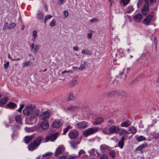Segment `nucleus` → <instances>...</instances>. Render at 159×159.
Listing matches in <instances>:
<instances>
[{"label": "nucleus", "instance_id": "52", "mask_svg": "<svg viewBox=\"0 0 159 159\" xmlns=\"http://www.w3.org/2000/svg\"><path fill=\"white\" fill-rule=\"evenodd\" d=\"M143 0H139L137 3V5L138 7H139L143 3Z\"/></svg>", "mask_w": 159, "mask_h": 159}, {"label": "nucleus", "instance_id": "8", "mask_svg": "<svg viewBox=\"0 0 159 159\" xmlns=\"http://www.w3.org/2000/svg\"><path fill=\"white\" fill-rule=\"evenodd\" d=\"M123 92L122 90H115L109 92L107 94V96L109 98H111L114 96H117L122 94Z\"/></svg>", "mask_w": 159, "mask_h": 159}, {"label": "nucleus", "instance_id": "47", "mask_svg": "<svg viewBox=\"0 0 159 159\" xmlns=\"http://www.w3.org/2000/svg\"><path fill=\"white\" fill-rule=\"evenodd\" d=\"M121 2L123 3V5L127 4L129 2V0H121Z\"/></svg>", "mask_w": 159, "mask_h": 159}, {"label": "nucleus", "instance_id": "55", "mask_svg": "<svg viewBox=\"0 0 159 159\" xmlns=\"http://www.w3.org/2000/svg\"><path fill=\"white\" fill-rule=\"evenodd\" d=\"M24 107V104H21L20 105V107L19 108L18 110V111L19 112H21L22 109Z\"/></svg>", "mask_w": 159, "mask_h": 159}, {"label": "nucleus", "instance_id": "12", "mask_svg": "<svg viewBox=\"0 0 159 159\" xmlns=\"http://www.w3.org/2000/svg\"><path fill=\"white\" fill-rule=\"evenodd\" d=\"M65 151V148L62 146H59L56 149L54 156L56 157H58L59 155H61Z\"/></svg>", "mask_w": 159, "mask_h": 159}, {"label": "nucleus", "instance_id": "33", "mask_svg": "<svg viewBox=\"0 0 159 159\" xmlns=\"http://www.w3.org/2000/svg\"><path fill=\"white\" fill-rule=\"evenodd\" d=\"M102 131L103 133L106 135H110V132L109 131L108 129L106 127L103 128L102 129Z\"/></svg>", "mask_w": 159, "mask_h": 159}, {"label": "nucleus", "instance_id": "20", "mask_svg": "<svg viewBox=\"0 0 159 159\" xmlns=\"http://www.w3.org/2000/svg\"><path fill=\"white\" fill-rule=\"evenodd\" d=\"M133 18L134 21L136 22L140 21L143 18L142 15L140 14H138L135 16Z\"/></svg>", "mask_w": 159, "mask_h": 159}, {"label": "nucleus", "instance_id": "4", "mask_svg": "<svg viewBox=\"0 0 159 159\" xmlns=\"http://www.w3.org/2000/svg\"><path fill=\"white\" fill-rule=\"evenodd\" d=\"M98 130L96 127H92L88 128L83 132V134L85 137L92 134Z\"/></svg>", "mask_w": 159, "mask_h": 159}, {"label": "nucleus", "instance_id": "30", "mask_svg": "<svg viewBox=\"0 0 159 159\" xmlns=\"http://www.w3.org/2000/svg\"><path fill=\"white\" fill-rule=\"evenodd\" d=\"M7 106L8 108L10 109H12L16 107V106L17 105L15 103L13 102H10L7 103Z\"/></svg>", "mask_w": 159, "mask_h": 159}, {"label": "nucleus", "instance_id": "31", "mask_svg": "<svg viewBox=\"0 0 159 159\" xmlns=\"http://www.w3.org/2000/svg\"><path fill=\"white\" fill-rule=\"evenodd\" d=\"M147 146L146 144H143L138 147L135 149L136 151H142V149Z\"/></svg>", "mask_w": 159, "mask_h": 159}, {"label": "nucleus", "instance_id": "25", "mask_svg": "<svg viewBox=\"0 0 159 159\" xmlns=\"http://www.w3.org/2000/svg\"><path fill=\"white\" fill-rule=\"evenodd\" d=\"M44 16L42 12L39 11L36 15V17L37 19L42 20L43 19Z\"/></svg>", "mask_w": 159, "mask_h": 159}, {"label": "nucleus", "instance_id": "35", "mask_svg": "<svg viewBox=\"0 0 159 159\" xmlns=\"http://www.w3.org/2000/svg\"><path fill=\"white\" fill-rule=\"evenodd\" d=\"M87 63L86 62H84L83 64H81L80 66L79 67V70H83L85 69L86 66V65Z\"/></svg>", "mask_w": 159, "mask_h": 159}, {"label": "nucleus", "instance_id": "15", "mask_svg": "<svg viewBox=\"0 0 159 159\" xmlns=\"http://www.w3.org/2000/svg\"><path fill=\"white\" fill-rule=\"evenodd\" d=\"M100 149L102 153H105L111 150V148L105 144L100 145Z\"/></svg>", "mask_w": 159, "mask_h": 159}, {"label": "nucleus", "instance_id": "2", "mask_svg": "<svg viewBox=\"0 0 159 159\" xmlns=\"http://www.w3.org/2000/svg\"><path fill=\"white\" fill-rule=\"evenodd\" d=\"M155 13L152 11L147 16L143 21V23L146 25H149L151 21H153L156 18L154 15Z\"/></svg>", "mask_w": 159, "mask_h": 159}, {"label": "nucleus", "instance_id": "29", "mask_svg": "<svg viewBox=\"0 0 159 159\" xmlns=\"http://www.w3.org/2000/svg\"><path fill=\"white\" fill-rule=\"evenodd\" d=\"M128 132L129 134L135 133L136 132V130L135 127L132 126L130 127L128 129Z\"/></svg>", "mask_w": 159, "mask_h": 159}, {"label": "nucleus", "instance_id": "60", "mask_svg": "<svg viewBox=\"0 0 159 159\" xmlns=\"http://www.w3.org/2000/svg\"><path fill=\"white\" fill-rule=\"evenodd\" d=\"M58 159H67L66 158V156H62L60 157Z\"/></svg>", "mask_w": 159, "mask_h": 159}, {"label": "nucleus", "instance_id": "23", "mask_svg": "<svg viewBox=\"0 0 159 159\" xmlns=\"http://www.w3.org/2000/svg\"><path fill=\"white\" fill-rule=\"evenodd\" d=\"M79 108L77 106L70 105L67 107L66 110L70 111H77Z\"/></svg>", "mask_w": 159, "mask_h": 159}, {"label": "nucleus", "instance_id": "22", "mask_svg": "<svg viewBox=\"0 0 159 159\" xmlns=\"http://www.w3.org/2000/svg\"><path fill=\"white\" fill-rule=\"evenodd\" d=\"M30 47L31 50L33 49V52L35 54L37 53L39 48V46L38 45H36L34 46V44L32 43Z\"/></svg>", "mask_w": 159, "mask_h": 159}, {"label": "nucleus", "instance_id": "18", "mask_svg": "<svg viewBox=\"0 0 159 159\" xmlns=\"http://www.w3.org/2000/svg\"><path fill=\"white\" fill-rule=\"evenodd\" d=\"M41 123V127L42 129H46L48 127L49 125L48 123L47 120H43Z\"/></svg>", "mask_w": 159, "mask_h": 159}, {"label": "nucleus", "instance_id": "61", "mask_svg": "<svg viewBox=\"0 0 159 159\" xmlns=\"http://www.w3.org/2000/svg\"><path fill=\"white\" fill-rule=\"evenodd\" d=\"M59 2H57V3L59 5H61L64 2V0H58Z\"/></svg>", "mask_w": 159, "mask_h": 159}, {"label": "nucleus", "instance_id": "16", "mask_svg": "<svg viewBox=\"0 0 159 159\" xmlns=\"http://www.w3.org/2000/svg\"><path fill=\"white\" fill-rule=\"evenodd\" d=\"M88 126L87 123L84 121L78 122L76 125V127L78 129H85Z\"/></svg>", "mask_w": 159, "mask_h": 159}, {"label": "nucleus", "instance_id": "34", "mask_svg": "<svg viewBox=\"0 0 159 159\" xmlns=\"http://www.w3.org/2000/svg\"><path fill=\"white\" fill-rule=\"evenodd\" d=\"M136 139L139 142L145 140L146 138L143 136H140L136 138Z\"/></svg>", "mask_w": 159, "mask_h": 159}, {"label": "nucleus", "instance_id": "41", "mask_svg": "<svg viewBox=\"0 0 159 159\" xmlns=\"http://www.w3.org/2000/svg\"><path fill=\"white\" fill-rule=\"evenodd\" d=\"M9 24L7 22H5L4 25L3 27V29L4 30H5L6 29H8L9 28Z\"/></svg>", "mask_w": 159, "mask_h": 159}, {"label": "nucleus", "instance_id": "56", "mask_svg": "<svg viewBox=\"0 0 159 159\" xmlns=\"http://www.w3.org/2000/svg\"><path fill=\"white\" fill-rule=\"evenodd\" d=\"M91 22L94 23L98 21V20L96 18H93L92 20H91Z\"/></svg>", "mask_w": 159, "mask_h": 159}, {"label": "nucleus", "instance_id": "36", "mask_svg": "<svg viewBox=\"0 0 159 159\" xmlns=\"http://www.w3.org/2000/svg\"><path fill=\"white\" fill-rule=\"evenodd\" d=\"M82 53L84 54H92V53L89 50L87 49H83L82 51Z\"/></svg>", "mask_w": 159, "mask_h": 159}, {"label": "nucleus", "instance_id": "51", "mask_svg": "<svg viewBox=\"0 0 159 159\" xmlns=\"http://www.w3.org/2000/svg\"><path fill=\"white\" fill-rule=\"evenodd\" d=\"M30 65V61H29L27 62H25L24 63L23 67H27L29 66Z\"/></svg>", "mask_w": 159, "mask_h": 159}, {"label": "nucleus", "instance_id": "57", "mask_svg": "<svg viewBox=\"0 0 159 159\" xmlns=\"http://www.w3.org/2000/svg\"><path fill=\"white\" fill-rule=\"evenodd\" d=\"M63 13L65 17H66L68 16V12L66 11H65L63 12Z\"/></svg>", "mask_w": 159, "mask_h": 159}, {"label": "nucleus", "instance_id": "14", "mask_svg": "<svg viewBox=\"0 0 159 159\" xmlns=\"http://www.w3.org/2000/svg\"><path fill=\"white\" fill-rule=\"evenodd\" d=\"M127 72V70H126L125 72V70L124 69H123L120 71L119 74L117 77L120 78L122 80H124L126 77Z\"/></svg>", "mask_w": 159, "mask_h": 159}, {"label": "nucleus", "instance_id": "3", "mask_svg": "<svg viewBox=\"0 0 159 159\" xmlns=\"http://www.w3.org/2000/svg\"><path fill=\"white\" fill-rule=\"evenodd\" d=\"M35 107V106L34 105L25 106L23 111L24 114L25 116L29 115L34 111V109Z\"/></svg>", "mask_w": 159, "mask_h": 159}, {"label": "nucleus", "instance_id": "43", "mask_svg": "<svg viewBox=\"0 0 159 159\" xmlns=\"http://www.w3.org/2000/svg\"><path fill=\"white\" fill-rule=\"evenodd\" d=\"M25 129L27 132H32L34 131V129L32 128L26 127Z\"/></svg>", "mask_w": 159, "mask_h": 159}, {"label": "nucleus", "instance_id": "32", "mask_svg": "<svg viewBox=\"0 0 159 159\" xmlns=\"http://www.w3.org/2000/svg\"><path fill=\"white\" fill-rule=\"evenodd\" d=\"M8 98L7 97H6L3 98L2 99L0 100V104L4 105L8 101Z\"/></svg>", "mask_w": 159, "mask_h": 159}, {"label": "nucleus", "instance_id": "17", "mask_svg": "<svg viewBox=\"0 0 159 159\" xmlns=\"http://www.w3.org/2000/svg\"><path fill=\"white\" fill-rule=\"evenodd\" d=\"M42 115L40 116V119L42 120H47L49 117L50 113L48 111H45L42 113Z\"/></svg>", "mask_w": 159, "mask_h": 159}, {"label": "nucleus", "instance_id": "9", "mask_svg": "<svg viewBox=\"0 0 159 159\" xmlns=\"http://www.w3.org/2000/svg\"><path fill=\"white\" fill-rule=\"evenodd\" d=\"M149 2H145L142 9L141 12L143 15L145 16L149 12Z\"/></svg>", "mask_w": 159, "mask_h": 159}, {"label": "nucleus", "instance_id": "38", "mask_svg": "<svg viewBox=\"0 0 159 159\" xmlns=\"http://www.w3.org/2000/svg\"><path fill=\"white\" fill-rule=\"evenodd\" d=\"M15 120L17 122H20L21 120V117L20 115H17L15 116Z\"/></svg>", "mask_w": 159, "mask_h": 159}, {"label": "nucleus", "instance_id": "64", "mask_svg": "<svg viewBox=\"0 0 159 159\" xmlns=\"http://www.w3.org/2000/svg\"><path fill=\"white\" fill-rule=\"evenodd\" d=\"M72 68L74 70H79V68H77V67H76V66H73Z\"/></svg>", "mask_w": 159, "mask_h": 159}, {"label": "nucleus", "instance_id": "21", "mask_svg": "<svg viewBox=\"0 0 159 159\" xmlns=\"http://www.w3.org/2000/svg\"><path fill=\"white\" fill-rule=\"evenodd\" d=\"M125 139V138L124 137H121L120 138V140L119 142L118 146L121 149H122L123 148Z\"/></svg>", "mask_w": 159, "mask_h": 159}, {"label": "nucleus", "instance_id": "1", "mask_svg": "<svg viewBox=\"0 0 159 159\" xmlns=\"http://www.w3.org/2000/svg\"><path fill=\"white\" fill-rule=\"evenodd\" d=\"M43 139L42 136L38 137L34 141L28 145V149L30 151H33L38 148Z\"/></svg>", "mask_w": 159, "mask_h": 159}, {"label": "nucleus", "instance_id": "13", "mask_svg": "<svg viewBox=\"0 0 159 159\" xmlns=\"http://www.w3.org/2000/svg\"><path fill=\"white\" fill-rule=\"evenodd\" d=\"M63 121L61 120L57 119L55 120L52 124L53 127L58 128L60 127L62 124Z\"/></svg>", "mask_w": 159, "mask_h": 159}, {"label": "nucleus", "instance_id": "19", "mask_svg": "<svg viewBox=\"0 0 159 159\" xmlns=\"http://www.w3.org/2000/svg\"><path fill=\"white\" fill-rule=\"evenodd\" d=\"M79 156L81 158L83 159L86 158L88 157V155L85 154V152L84 150H80L79 152Z\"/></svg>", "mask_w": 159, "mask_h": 159}, {"label": "nucleus", "instance_id": "54", "mask_svg": "<svg viewBox=\"0 0 159 159\" xmlns=\"http://www.w3.org/2000/svg\"><path fill=\"white\" fill-rule=\"evenodd\" d=\"M70 127L69 126H67L65 129L64 130V132L63 133V134H65L68 131Z\"/></svg>", "mask_w": 159, "mask_h": 159}, {"label": "nucleus", "instance_id": "42", "mask_svg": "<svg viewBox=\"0 0 159 159\" xmlns=\"http://www.w3.org/2000/svg\"><path fill=\"white\" fill-rule=\"evenodd\" d=\"M16 26V25L15 23L12 22H11L9 25V29L13 28Z\"/></svg>", "mask_w": 159, "mask_h": 159}, {"label": "nucleus", "instance_id": "10", "mask_svg": "<svg viewBox=\"0 0 159 159\" xmlns=\"http://www.w3.org/2000/svg\"><path fill=\"white\" fill-rule=\"evenodd\" d=\"M81 138H79L76 139L71 142L70 144L71 147L74 149H76L78 145L81 142Z\"/></svg>", "mask_w": 159, "mask_h": 159}, {"label": "nucleus", "instance_id": "50", "mask_svg": "<svg viewBox=\"0 0 159 159\" xmlns=\"http://www.w3.org/2000/svg\"><path fill=\"white\" fill-rule=\"evenodd\" d=\"M123 92V93H122V94L121 95L126 97H127L129 96V95L128 93L123 92Z\"/></svg>", "mask_w": 159, "mask_h": 159}, {"label": "nucleus", "instance_id": "62", "mask_svg": "<svg viewBox=\"0 0 159 159\" xmlns=\"http://www.w3.org/2000/svg\"><path fill=\"white\" fill-rule=\"evenodd\" d=\"M127 51L128 53H130V52H131V53L133 54V52H134V50H130L129 49H128Z\"/></svg>", "mask_w": 159, "mask_h": 159}, {"label": "nucleus", "instance_id": "45", "mask_svg": "<svg viewBox=\"0 0 159 159\" xmlns=\"http://www.w3.org/2000/svg\"><path fill=\"white\" fill-rule=\"evenodd\" d=\"M114 123V120H110L107 121V124L108 126H111V125L113 124Z\"/></svg>", "mask_w": 159, "mask_h": 159}, {"label": "nucleus", "instance_id": "63", "mask_svg": "<svg viewBox=\"0 0 159 159\" xmlns=\"http://www.w3.org/2000/svg\"><path fill=\"white\" fill-rule=\"evenodd\" d=\"M143 76V75H141L139 76H138L137 78L136 79L138 80L139 79H140Z\"/></svg>", "mask_w": 159, "mask_h": 159}, {"label": "nucleus", "instance_id": "11", "mask_svg": "<svg viewBox=\"0 0 159 159\" xmlns=\"http://www.w3.org/2000/svg\"><path fill=\"white\" fill-rule=\"evenodd\" d=\"M69 135L70 138L71 139H75L78 136V131L75 129L72 130L69 132Z\"/></svg>", "mask_w": 159, "mask_h": 159}, {"label": "nucleus", "instance_id": "48", "mask_svg": "<svg viewBox=\"0 0 159 159\" xmlns=\"http://www.w3.org/2000/svg\"><path fill=\"white\" fill-rule=\"evenodd\" d=\"M9 61L5 63L4 64V67L5 69H7L9 66Z\"/></svg>", "mask_w": 159, "mask_h": 159}, {"label": "nucleus", "instance_id": "26", "mask_svg": "<svg viewBox=\"0 0 159 159\" xmlns=\"http://www.w3.org/2000/svg\"><path fill=\"white\" fill-rule=\"evenodd\" d=\"M103 120L102 117H100L96 119L94 121V124L96 125H99L103 122Z\"/></svg>", "mask_w": 159, "mask_h": 159}, {"label": "nucleus", "instance_id": "24", "mask_svg": "<svg viewBox=\"0 0 159 159\" xmlns=\"http://www.w3.org/2000/svg\"><path fill=\"white\" fill-rule=\"evenodd\" d=\"M119 135L120 136H122V137H125V136L126 135L129 134V132L123 129H121V131L119 132Z\"/></svg>", "mask_w": 159, "mask_h": 159}, {"label": "nucleus", "instance_id": "7", "mask_svg": "<svg viewBox=\"0 0 159 159\" xmlns=\"http://www.w3.org/2000/svg\"><path fill=\"white\" fill-rule=\"evenodd\" d=\"M59 134V132H57L55 133H51L48 134L46 137V141L51 140L52 141H54L57 137Z\"/></svg>", "mask_w": 159, "mask_h": 159}, {"label": "nucleus", "instance_id": "5", "mask_svg": "<svg viewBox=\"0 0 159 159\" xmlns=\"http://www.w3.org/2000/svg\"><path fill=\"white\" fill-rule=\"evenodd\" d=\"M42 115V112L40 111L32 114L30 117V121L32 123L34 124L37 121V119L36 117L37 116H41Z\"/></svg>", "mask_w": 159, "mask_h": 159}, {"label": "nucleus", "instance_id": "58", "mask_svg": "<svg viewBox=\"0 0 159 159\" xmlns=\"http://www.w3.org/2000/svg\"><path fill=\"white\" fill-rule=\"evenodd\" d=\"M67 159H77L76 157L71 156L67 158Z\"/></svg>", "mask_w": 159, "mask_h": 159}, {"label": "nucleus", "instance_id": "40", "mask_svg": "<svg viewBox=\"0 0 159 159\" xmlns=\"http://www.w3.org/2000/svg\"><path fill=\"white\" fill-rule=\"evenodd\" d=\"M75 99V97L72 94L70 93L69 97L68 98L67 100L69 101L71 100H74Z\"/></svg>", "mask_w": 159, "mask_h": 159}, {"label": "nucleus", "instance_id": "49", "mask_svg": "<svg viewBox=\"0 0 159 159\" xmlns=\"http://www.w3.org/2000/svg\"><path fill=\"white\" fill-rule=\"evenodd\" d=\"M55 20L53 19L52 20V21L50 23V25L51 26H53L55 25Z\"/></svg>", "mask_w": 159, "mask_h": 159}, {"label": "nucleus", "instance_id": "6", "mask_svg": "<svg viewBox=\"0 0 159 159\" xmlns=\"http://www.w3.org/2000/svg\"><path fill=\"white\" fill-rule=\"evenodd\" d=\"M120 129L118 126L112 125L108 128V131L111 134H117L119 133Z\"/></svg>", "mask_w": 159, "mask_h": 159}, {"label": "nucleus", "instance_id": "53", "mask_svg": "<svg viewBox=\"0 0 159 159\" xmlns=\"http://www.w3.org/2000/svg\"><path fill=\"white\" fill-rule=\"evenodd\" d=\"M33 35L35 38H37V31L35 30H34L33 32Z\"/></svg>", "mask_w": 159, "mask_h": 159}, {"label": "nucleus", "instance_id": "44", "mask_svg": "<svg viewBox=\"0 0 159 159\" xmlns=\"http://www.w3.org/2000/svg\"><path fill=\"white\" fill-rule=\"evenodd\" d=\"M99 159H108V158L107 155L104 154L100 157Z\"/></svg>", "mask_w": 159, "mask_h": 159}, {"label": "nucleus", "instance_id": "28", "mask_svg": "<svg viewBox=\"0 0 159 159\" xmlns=\"http://www.w3.org/2000/svg\"><path fill=\"white\" fill-rule=\"evenodd\" d=\"M131 122L129 120H126L122 122L121 126L122 127H127L131 125Z\"/></svg>", "mask_w": 159, "mask_h": 159}, {"label": "nucleus", "instance_id": "27", "mask_svg": "<svg viewBox=\"0 0 159 159\" xmlns=\"http://www.w3.org/2000/svg\"><path fill=\"white\" fill-rule=\"evenodd\" d=\"M33 138V136L32 135L30 136H27L25 137L24 139L25 142L26 143H28L30 142L31 140Z\"/></svg>", "mask_w": 159, "mask_h": 159}, {"label": "nucleus", "instance_id": "59", "mask_svg": "<svg viewBox=\"0 0 159 159\" xmlns=\"http://www.w3.org/2000/svg\"><path fill=\"white\" fill-rule=\"evenodd\" d=\"M92 34L91 33H90L88 34V39H91L92 37Z\"/></svg>", "mask_w": 159, "mask_h": 159}, {"label": "nucleus", "instance_id": "46", "mask_svg": "<svg viewBox=\"0 0 159 159\" xmlns=\"http://www.w3.org/2000/svg\"><path fill=\"white\" fill-rule=\"evenodd\" d=\"M127 10L128 12L130 13L133 11L134 9L132 7L130 6L128 7Z\"/></svg>", "mask_w": 159, "mask_h": 159}, {"label": "nucleus", "instance_id": "37", "mask_svg": "<svg viewBox=\"0 0 159 159\" xmlns=\"http://www.w3.org/2000/svg\"><path fill=\"white\" fill-rule=\"evenodd\" d=\"M109 155L111 156L112 158L114 159L116 155L115 151L113 150L110 151L109 153Z\"/></svg>", "mask_w": 159, "mask_h": 159}, {"label": "nucleus", "instance_id": "39", "mask_svg": "<svg viewBox=\"0 0 159 159\" xmlns=\"http://www.w3.org/2000/svg\"><path fill=\"white\" fill-rule=\"evenodd\" d=\"M52 17V16L49 15H48L46 16L45 17L44 20V22L45 24H46V21L48 19H50V18H51Z\"/></svg>", "mask_w": 159, "mask_h": 159}]
</instances>
